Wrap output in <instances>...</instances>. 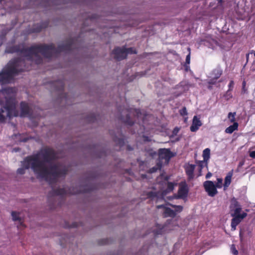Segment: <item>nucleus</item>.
Listing matches in <instances>:
<instances>
[{"instance_id": "1", "label": "nucleus", "mask_w": 255, "mask_h": 255, "mask_svg": "<svg viewBox=\"0 0 255 255\" xmlns=\"http://www.w3.org/2000/svg\"><path fill=\"white\" fill-rule=\"evenodd\" d=\"M77 39L73 38L67 39L64 43L58 45L56 48L53 43L50 44H38L32 45L29 47H24V44H19L15 45H7L6 47L5 52L6 53H19L24 56V58H17L25 61L22 65L29 66L31 70L32 69L33 64H40L42 63V57L38 55L41 53L44 57L51 58L54 54H57L62 52H69L75 46Z\"/></svg>"}, {"instance_id": "2", "label": "nucleus", "mask_w": 255, "mask_h": 255, "mask_svg": "<svg viewBox=\"0 0 255 255\" xmlns=\"http://www.w3.org/2000/svg\"><path fill=\"white\" fill-rule=\"evenodd\" d=\"M57 159V153L54 149L46 148L35 155L26 157L24 165L26 168L31 167L35 173L52 186L57 182L58 177L65 176L68 172L66 167L60 168L56 164L49 168L46 166V163H51Z\"/></svg>"}, {"instance_id": "3", "label": "nucleus", "mask_w": 255, "mask_h": 255, "mask_svg": "<svg viewBox=\"0 0 255 255\" xmlns=\"http://www.w3.org/2000/svg\"><path fill=\"white\" fill-rule=\"evenodd\" d=\"M25 61L20 59H13L8 63L7 67L0 73V83L1 84L9 83L13 79L14 76L19 73L31 70L29 66L22 65Z\"/></svg>"}, {"instance_id": "4", "label": "nucleus", "mask_w": 255, "mask_h": 255, "mask_svg": "<svg viewBox=\"0 0 255 255\" xmlns=\"http://www.w3.org/2000/svg\"><path fill=\"white\" fill-rule=\"evenodd\" d=\"M4 108L7 111V116L8 117L11 118V117L13 116H17L18 112L16 110L15 100L14 98H6Z\"/></svg>"}, {"instance_id": "5", "label": "nucleus", "mask_w": 255, "mask_h": 255, "mask_svg": "<svg viewBox=\"0 0 255 255\" xmlns=\"http://www.w3.org/2000/svg\"><path fill=\"white\" fill-rule=\"evenodd\" d=\"M158 156L159 158L157 161H162L163 164H168L174 154L169 149L164 148L159 150Z\"/></svg>"}, {"instance_id": "6", "label": "nucleus", "mask_w": 255, "mask_h": 255, "mask_svg": "<svg viewBox=\"0 0 255 255\" xmlns=\"http://www.w3.org/2000/svg\"><path fill=\"white\" fill-rule=\"evenodd\" d=\"M204 187L209 196L214 197L218 193L216 187L212 181H206L204 183Z\"/></svg>"}, {"instance_id": "7", "label": "nucleus", "mask_w": 255, "mask_h": 255, "mask_svg": "<svg viewBox=\"0 0 255 255\" xmlns=\"http://www.w3.org/2000/svg\"><path fill=\"white\" fill-rule=\"evenodd\" d=\"M112 54L114 55V58L117 60L120 61L126 59V52L125 50V47H116L112 51Z\"/></svg>"}, {"instance_id": "8", "label": "nucleus", "mask_w": 255, "mask_h": 255, "mask_svg": "<svg viewBox=\"0 0 255 255\" xmlns=\"http://www.w3.org/2000/svg\"><path fill=\"white\" fill-rule=\"evenodd\" d=\"M247 216V214L246 213H242V215H238L237 216H232L233 218L231 220V228L232 230L234 231L236 229V227L241 222L242 220L246 218Z\"/></svg>"}, {"instance_id": "9", "label": "nucleus", "mask_w": 255, "mask_h": 255, "mask_svg": "<svg viewBox=\"0 0 255 255\" xmlns=\"http://www.w3.org/2000/svg\"><path fill=\"white\" fill-rule=\"evenodd\" d=\"M96 189V188L95 185L89 184L86 185L82 188H80L79 190H76V191L73 190V191H70V193L72 194H77L81 193H89Z\"/></svg>"}, {"instance_id": "10", "label": "nucleus", "mask_w": 255, "mask_h": 255, "mask_svg": "<svg viewBox=\"0 0 255 255\" xmlns=\"http://www.w3.org/2000/svg\"><path fill=\"white\" fill-rule=\"evenodd\" d=\"M20 106V116L25 117L26 116H30V109L27 103L21 102Z\"/></svg>"}, {"instance_id": "11", "label": "nucleus", "mask_w": 255, "mask_h": 255, "mask_svg": "<svg viewBox=\"0 0 255 255\" xmlns=\"http://www.w3.org/2000/svg\"><path fill=\"white\" fill-rule=\"evenodd\" d=\"M202 124L200 120V118L197 116H195L193 117L192 124L190 126V130L192 132H195L198 130L199 128L202 126Z\"/></svg>"}, {"instance_id": "12", "label": "nucleus", "mask_w": 255, "mask_h": 255, "mask_svg": "<svg viewBox=\"0 0 255 255\" xmlns=\"http://www.w3.org/2000/svg\"><path fill=\"white\" fill-rule=\"evenodd\" d=\"M12 138L15 140V142H26L31 139V136L24 133L15 134Z\"/></svg>"}, {"instance_id": "13", "label": "nucleus", "mask_w": 255, "mask_h": 255, "mask_svg": "<svg viewBox=\"0 0 255 255\" xmlns=\"http://www.w3.org/2000/svg\"><path fill=\"white\" fill-rule=\"evenodd\" d=\"M49 24V22L48 21L42 22L40 23H37L36 24H34L30 30L31 32L32 33H37L40 32L42 29L46 28Z\"/></svg>"}, {"instance_id": "14", "label": "nucleus", "mask_w": 255, "mask_h": 255, "mask_svg": "<svg viewBox=\"0 0 255 255\" xmlns=\"http://www.w3.org/2000/svg\"><path fill=\"white\" fill-rule=\"evenodd\" d=\"M52 86L53 87L54 90L56 91L63 92L64 89V82L62 80H58L57 81L52 82L51 83Z\"/></svg>"}, {"instance_id": "15", "label": "nucleus", "mask_w": 255, "mask_h": 255, "mask_svg": "<svg viewBox=\"0 0 255 255\" xmlns=\"http://www.w3.org/2000/svg\"><path fill=\"white\" fill-rule=\"evenodd\" d=\"M188 188L186 184L180 186L178 191V196L179 198L184 199L187 197Z\"/></svg>"}, {"instance_id": "16", "label": "nucleus", "mask_w": 255, "mask_h": 255, "mask_svg": "<svg viewBox=\"0 0 255 255\" xmlns=\"http://www.w3.org/2000/svg\"><path fill=\"white\" fill-rule=\"evenodd\" d=\"M195 168V165L190 164L185 167L186 174L189 180L192 179L194 178V171Z\"/></svg>"}, {"instance_id": "17", "label": "nucleus", "mask_w": 255, "mask_h": 255, "mask_svg": "<svg viewBox=\"0 0 255 255\" xmlns=\"http://www.w3.org/2000/svg\"><path fill=\"white\" fill-rule=\"evenodd\" d=\"M67 194V191L64 188H57L56 189H52V191L49 193V196L52 195L63 196Z\"/></svg>"}, {"instance_id": "18", "label": "nucleus", "mask_w": 255, "mask_h": 255, "mask_svg": "<svg viewBox=\"0 0 255 255\" xmlns=\"http://www.w3.org/2000/svg\"><path fill=\"white\" fill-rule=\"evenodd\" d=\"M12 0H0V9H7L11 7Z\"/></svg>"}, {"instance_id": "19", "label": "nucleus", "mask_w": 255, "mask_h": 255, "mask_svg": "<svg viewBox=\"0 0 255 255\" xmlns=\"http://www.w3.org/2000/svg\"><path fill=\"white\" fill-rule=\"evenodd\" d=\"M176 215L175 211L171 209L169 207L165 208L163 213V216L164 217H171L174 218Z\"/></svg>"}, {"instance_id": "20", "label": "nucleus", "mask_w": 255, "mask_h": 255, "mask_svg": "<svg viewBox=\"0 0 255 255\" xmlns=\"http://www.w3.org/2000/svg\"><path fill=\"white\" fill-rule=\"evenodd\" d=\"M156 227V229L153 231L155 236L164 233L166 226L157 224Z\"/></svg>"}, {"instance_id": "21", "label": "nucleus", "mask_w": 255, "mask_h": 255, "mask_svg": "<svg viewBox=\"0 0 255 255\" xmlns=\"http://www.w3.org/2000/svg\"><path fill=\"white\" fill-rule=\"evenodd\" d=\"M241 206L240 203L238 201L236 198L233 197L231 200V204L230 206V212H233L234 209L237 208Z\"/></svg>"}, {"instance_id": "22", "label": "nucleus", "mask_w": 255, "mask_h": 255, "mask_svg": "<svg viewBox=\"0 0 255 255\" xmlns=\"http://www.w3.org/2000/svg\"><path fill=\"white\" fill-rule=\"evenodd\" d=\"M163 164V162L162 161H157L156 165L149 169L148 173H153L156 172L158 170H160Z\"/></svg>"}, {"instance_id": "23", "label": "nucleus", "mask_w": 255, "mask_h": 255, "mask_svg": "<svg viewBox=\"0 0 255 255\" xmlns=\"http://www.w3.org/2000/svg\"><path fill=\"white\" fill-rule=\"evenodd\" d=\"M120 119L123 123L128 125L132 126L134 124L133 121L131 119L130 116L128 114H127L125 118L123 116H121Z\"/></svg>"}, {"instance_id": "24", "label": "nucleus", "mask_w": 255, "mask_h": 255, "mask_svg": "<svg viewBox=\"0 0 255 255\" xmlns=\"http://www.w3.org/2000/svg\"><path fill=\"white\" fill-rule=\"evenodd\" d=\"M238 123L237 122H234L233 125L230 126L226 129L225 132L228 133H232L235 130L238 129Z\"/></svg>"}, {"instance_id": "25", "label": "nucleus", "mask_w": 255, "mask_h": 255, "mask_svg": "<svg viewBox=\"0 0 255 255\" xmlns=\"http://www.w3.org/2000/svg\"><path fill=\"white\" fill-rule=\"evenodd\" d=\"M223 74V70L220 68L215 69L212 72V75L216 79H219Z\"/></svg>"}, {"instance_id": "26", "label": "nucleus", "mask_w": 255, "mask_h": 255, "mask_svg": "<svg viewBox=\"0 0 255 255\" xmlns=\"http://www.w3.org/2000/svg\"><path fill=\"white\" fill-rule=\"evenodd\" d=\"M97 120V118L96 115L93 113L89 114L85 118L86 121L89 123H94Z\"/></svg>"}, {"instance_id": "27", "label": "nucleus", "mask_w": 255, "mask_h": 255, "mask_svg": "<svg viewBox=\"0 0 255 255\" xmlns=\"http://www.w3.org/2000/svg\"><path fill=\"white\" fill-rule=\"evenodd\" d=\"M196 163L199 167V171L200 173L201 172V171L204 166H206L207 168H208V161L204 159L202 161H197Z\"/></svg>"}, {"instance_id": "28", "label": "nucleus", "mask_w": 255, "mask_h": 255, "mask_svg": "<svg viewBox=\"0 0 255 255\" xmlns=\"http://www.w3.org/2000/svg\"><path fill=\"white\" fill-rule=\"evenodd\" d=\"M210 150L209 148H206L203 150V157L204 160L208 161L210 158Z\"/></svg>"}, {"instance_id": "29", "label": "nucleus", "mask_w": 255, "mask_h": 255, "mask_svg": "<svg viewBox=\"0 0 255 255\" xmlns=\"http://www.w3.org/2000/svg\"><path fill=\"white\" fill-rule=\"evenodd\" d=\"M114 141L116 142V143H125V138L121 136L120 137H118L117 136L113 137Z\"/></svg>"}, {"instance_id": "30", "label": "nucleus", "mask_w": 255, "mask_h": 255, "mask_svg": "<svg viewBox=\"0 0 255 255\" xmlns=\"http://www.w3.org/2000/svg\"><path fill=\"white\" fill-rule=\"evenodd\" d=\"M11 216L13 221H18L19 222L21 221V218L19 217V213L15 212V211H12L11 212Z\"/></svg>"}, {"instance_id": "31", "label": "nucleus", "mask_w": 255, "mask_h": 255, "mask_svg": "<svg viewBox=\"0 0 255 255\" xmlns=\"http://www.w3.org/2000/svg\"><path fill=\"white\" fill-rule=\"evenodd\" d=\"M148 198L153 199L154 198H156L158 196V192L155 191H149L146 194Z\"/></svg>"}, {"instance_id": "32", "label": "nucleus", "mask_w": 255, "mask_h": 255, "mask_svg": "<svg viewBox=\"0 0 255 255\" xmlns=\"http://www.w3.org/2000/svg\"><path fill=\"white\" fill-rule=\"evenodd\" d=\"M242 211V207L241 206L234 209V210H233V212H231V216H238V215H242V214H241V212Z\"/></svg>"}, {"instance_id": "33", "label": "nucleus", "mask_w": 255, "mask_h": 255, "mask_svg": "<svg viewBox=\"0 0 255 255\" xmlns=\"http://www.w3.org/2000/svg\"><path fill=\"white\" fill-rule=\"evenodd\" d=\"M236 115V112H234V113L230 112L228 114V118L230 120L231 123H233V124H234V122H235V121H236V119H235Z\"/></svg>"}, {"instance_id": "34", "label": "nucleus", "mask_w": 255, "mask_h": 255, "mask_svg": "<svg viewBox=\"0 0 255 255\" xmlns=\"http://www.w3.org/2000/svg\"><path fill=\"white\" fill-rule=\"evenodd\" d=\"M25 161V158L24 159V161L22 163V165L23 167L22 168H19L17 170V173L19 174H23L25 173V169H28V168H26L24 165V163Z\"/></svg>"}, {"instance_id": "35", "label": "nucleus", "mask_w": 255, "mask_h": 255, "mask_svg": "<svg viewBox=\"0 0 255 255\" xmlns=\"http://www.w3.org/2000/svg\"><path fill=\"white\" fill-rule=\"evenodd\" d=\"M125 50L126 52V56H127L128 54L129 53V54H136V50L132 47H130V48H128L125 47Z\"/></svg>"}, {"instance_id": "36", "label": "nucleus", "mask_w": 255, "mask_h": 255, "mask_svg": "<svg viewBox=\"0 0 255 255\" xmlns=\"http://www.w3.org/2000/svg\"><path fill=\"white\" fill-rule=\"evenodd\" d=\"M232 174L229 175H227L225 179L224 186L228 187L231 183V182Z\"/></svg>"}, {"instance_id": "37", "label": "nucleus", "mask_w": 255, "mask_h": 255, "mask_svg": "<svg viewBox=\"0 0 255 255\" xmlns=\"http://www.w3.org/2000/svg\"><path fill=\"white\" fill-rule=\"evenodd\" d=\"M169 205L170 206H171L172 207L175 208V210L174 211H175L176 213V212H180L183 210V207L182 206L174 205H172L171 204H169Z\"/></svg>"}, {"instance_id": "38", "label": "nucleus", "mask_w": 255, "mask_h": 255, "mask_svg": "<svg viewBox=\"0 0 255 255\" xmlns=\"http://www.w3.org/2000/svg\"><path fill=\"white\" fill-rule=\"evenodd\" d=\"M174 183L171 182H168L167 183V190L168 192H171L173 191L174 188Z\"/></svg>"}, {"instance_id": "39", "label": "nucleus", "mask_w": 255, "mask_h": 255, "mask_svg": "<svg viewBox=\"0 0 255 255\" xmlns=\"http://www.w3.org/2000/svg\"><path fill=\"white\" fill-rule=\"evenodd\" d=\"M179 114L182 116H187L188 113L186 108L185 107H184L181 110H180Z\"/></svg>"}, {"instance_id": "40", "label": "nucleus", "mask_w": 255, "mask_h": 255, "mask_svg": "<svg viewBox=\"0 0 255 255\" xmlns=\"http://www.w3.org/2000/svg\"><path fill=\"white\" fill-rule=\"evenodd\" d=\"M180 130V128L176 127L175 128H174L173 130H172V136H175V135H177L178 133L179 132Z\"/></svg>"}, {"instance_id": "41", "label": "nucleus", "mask_w": 255, "mask_h": 255, "mask_svg": "<svg viewBox=\"0 0 255 255\" xmlns=\"http://www.w3.org/2000/svg\"><path fill=\"white\" fill-rule=\"evenodd\" d=\"M231 91H232L228 90L226 92V93L225 95V98H226L227 100H229L230 98H232V94Z\"/></svg>"}, {"instance_id": "42", "label": "nucleus", "mask_w": 255, "mask_h": 255, "mask_svg": "<svg viewBox=\"0 0 255 255\" xmlns=\"http://www.w3.org/2000/svg\"><path fill=\"white\" fill-rule=\"evenodd\" d=\"M133 112L137 118H139L141 115V113L139 109H133Z\"/></svg>"}, {"instance_id": "43", "label": "nucleus", "mask_w": 255, "mask_h": 255, "mask_svg": "<svg viewBox=\"0 0 255 255\" xmlns=\"http://www.w3.org/2000/svg\"><path fill=\"white\" fill-rule=\"evenodd\" d=\"M2 110L1 112L0 111V123L4 122L6 119L5 116L2 114Z\"/></svg>"}, {"instance_id": "44", "label": "nucleus", "mask_w": 255, "mask_h": 255, "mask_svg": "<svg viewBox=\"0 0 255 255\" xmlns=\"http://www.w3.org/2000/svg\"><path fill=\"white\" fill-rule=\"evenodd\" d=\"M217 80L215 78L213 77L211 79H210L208 82V83L209 85H215L217 82Z\"/></svg>"}, {"instance_id": "45", "label": "nucleus", "mask_w": 255, "mask_h": 255, "mask_svg": "<svg viewBox=\"0 0 255 255\" xmlns=\"http://www.w3.org/2000/svg\"><path fill=\"white\" fill-rule=\"evenodd\" d=\"M234 86V82L233 80H231L230 82L229 85H228V87H229L228 90L232 91Z\"/></svg>"}, {"instance_id": "46", "label": "nucleus", "mask_w": 255, "mask_h": 255, "mask_svg": "<svg viewBox=\"0 0 255 255\" xmlns=\"http://www.w3.org/2000/svg\"><path fill=\"white\" fill-rule=\"evenodd\" d=\"M108 243V240L107 239H103L100 241L99 244L100 245H106Z\"/></svg>"}, {"instance_id": "47", "label": "nucleus", "mask_w": 255, "mask_h": 255, "mask_svg": "<svg viewBox=\"0 0 255 255\" xmlns=\"http://www.w3.org/2000/svg\"><path fill=\"white\" fill-rule=\"evenodd\" d=\"M190 62V53H189L186 57V64H189Z\"/></svg>"}, {"instance_id": "48", "label": "nucleus", "mask_w": 255, "mask_h": 255, "mask_svg": "<svg viewBox=\"0 0 255 255\" xmlns=\"http://www.w3.org/2000/svg\"><path fill=\"white\" fill-rule=\"evenodd\" d=\"M5 39V34H2L0 35V40H1V43L0 44V46L2 44V43L3 42V41Z\"/></svg>"}, {"instance_id": "49", "label": "nucleus", "mask_w": 255, "mask_h": 255, "mask_svg": "<svg viewBox=\"0 0 255 255\" xmlns=\"http://www.w3.org/2000/svg\"><path fill=\"white\" fill-rule=\"evenodd\" d=\"M249 155L252 158H255V151H249Z\"/></svg>"}, {"instance_id": "50", "label": "nucleus", "mask_w": 255, "mask_h": 255, "mask_svg": "<svg viewBox=\"0 0 255 255\" xmlns=\"http://www.w3.org/2000/svg\"><path fill=\"white\" fill-rule=\"evenodd\" d=\"M232 252L234 255H238V251L236 249L235 247L233 246L231 248Z\"/></svg>"}, {"instance_id": "51", "label": "nucleus", "mask_w": 255, "mask_h": 255, "mask_svg": "<svg viewBox=\"0 0 255 255\" xmlns=\"http://www.w3.org/2000/svg\"><path fill=\"white\" fill-rule=\"evenodd\" d=\"M167 207H166V206L165 205H157L156 206V208L159 209H163L164 210H165V208H166Z\"/></svg>"}, {"instance_id": "52", "label": "nucleus", "mask_w": 255, "mask_h": 255, "mask_svg": "<svg viewBox=\"0 0 255 255\" xmlns=\"http://www.w3.org/2000/svg\"><path fill=\"white\" fill-rule=\"evenodd\" d=\"M246 85V81H244L242 83V90H243V92H244V93H245V92L246 91V89L245 88Z\"/></svg>"}, {"instance_id": "53", "label": "nucleus", "mask_w": 255, "mask_h": 255, "mask_svg": "<svg viewBox=\"0 0 255 255\" xmlns=\"http://www.w3.org/2000/svg\"><path fill=\"white\" fill-rule=\"evenodd\" d=\"M212 174L211 172H209L207 173V174L206 175V178L208 179V178H210L212 176Z\"/></svg>"}, {"instance_id": "54", "label": "nucleus", "mask_w": 255, "mask_h": 255, "mask_svg": "<svg viewBox=\"0 0 255 255\" xmlns=\"http://www.w3.org/2000/svg\"><path fill=\"white\" fill-rule=\"evenodd\" d=\"M143 140L144 141H150V139L148 136H143Z\"/></svg>"}, {"instance_id": "55", "label": "nucleus", "mask_w": 255, "mask_h": 255, "mask_svg": "<svg viewBox=\"0 0 255 255\" xmlns=\"http://www.w3.org/2000/svg\"><path fill=\"white\" fill-rule=\"evenodd\" d=\"M90 20L92 21L94 19L96 18V15L94 14L89 17Z\"/></svg>"}, {"instance_id": "56", "label": "nucleus", "mask_w": 255, "mask_h": 255, "mask_svg": "<svg viewBox=\"0 0 255 255\" xmlns=\"http://www.w3.org/2000/svg\"><path fill=\"white\" fill-rule=\"evenodd\" d=\"M219 4H221L223 3V0H217Z\"/></svg>"}, {"instance_id": "57", "label": "nucleus", "mask_w": 255, "mask_h": 255, "mask_svg": "<svg viewBox=\"0 0 255 255\" xmlns=\"http://www.w3.org/2000/svg\"><path fill=\"white\" fill-rule=\"evenodd\" d=\"M218 182L219 183H222V179L218 178Z\"/></svg>"}, {"instance_id": "58", "label": "nucleus", "mask_w": 255, "mask_h": 255, "mask_svg": "<svg viewBox=\"0 0 255 255\" xmlns=\"http://www.w3.org/2000/svg\"><path fill=\"white\" fill-rule=\"evenodd\" d=\"M76 223H73L71 226L72 227H76Z\"/></svg>"}, {"instance_id": "59", "label": "nucleus", "mask_w": 255, "mask_h": 255, "mask_svg": "<svg viewBox=\"0 0 255 255\" xmlns=\"http://www.w3.org/2000/svg\"><path fill=\"white\" fill-rule=\"evenodd\" d=\"M212 85H209L208 86V88L209 89H212Z\"/></svg>"}, {"instance_id": "60", "label": "nucleus", "mask_w": 255, "mask_h": 255, "mask_svg": "<svg viewBox=\"0 0 255 255\" xmlns=\"http://www.w3.org/2000/svg\"><path fill=\"white\" fill-rule=\"evenodd\" d=\"M244 163H242V162H240V164H239V166H241L243 165Z\"/></svg>"}, {"instance_id": "61", "label": "nucleus", "mask_w": 255, "mask_h": 255, "mask_svg": "<svg viewBox=\"0 0 255 255\" xmlns=\"http://www.w3.org/2000/svg\"><path fill=\"white\" fill-rule=\"evenodd\" d=\"M167 142H161V143H167Z\"/></svg>"}, {"instance_id": "62", "label": "nucleus", "mask_w": 255, "mask_h": 255, "mask_svg": "<svg viewBox=\"0 0 255 255\" xmlns=\"http://www.w3.org/2000/svg\"><path fill=\"white\" fill-rule=\"evenodd\" d=\"M252 53H253L255 55V51L253 52Z\"/></svg>"}, {"instance_id": "63", "label": "nucleus", "mask_w": 255, "mask_h": 255, "mask_svg": "<svg viewBox=\"0 0 255 255\" xmlns=\"http://www.w3.org/2000/svg\"><path fill=\"white\" fill-rule=\"evenodd\" d=\"M65 97L66 98L67 97V94H65Z\"/></svg>"}, {"instance_id": "64", "label": "nucleus", "mask_w": 255, "mask_h": 255, "mask_svg": "<svg viewBox=\"0 0 255 255\" xmlns=\"http://www.w3.org/2000/svg\"><path fill=\"white\" fill-rule=\"evenodd\" d=\"M128 149H129V145H128Z\"/></svg>"}]
</instances>
